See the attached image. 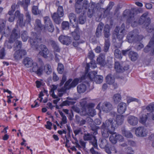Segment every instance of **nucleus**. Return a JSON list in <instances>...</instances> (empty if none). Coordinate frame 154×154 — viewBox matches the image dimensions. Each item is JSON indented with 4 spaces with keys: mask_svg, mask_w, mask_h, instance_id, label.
I'll use <instances>...</instances> for the list:
<instances>
[{
    "mask_svg": "<svg viewBox=\"0 0 154 154\" xmlns=\"http://www.w3.org/2000/svg\"><path fill=\"white\" fill-rule=\"evenodd\" d=\"M148 13L146 12L144 13L140 17L138 21L135 20L136 17L134 15L133 11H131L129 10H125L123 13V16L125 17H128L127 21L131 23L132 26L135 27L137 26L138 23L140 24H143L144 27L149 32H151L153 29L149 26L150 23V19L148 17Z\"/></svg>",
    "mask_w": 154,
    "mask_h": 154,
    "instance_id": "1",
    "label": "nucleus"
},
{
    "mask_svg": "<svg viewBox=\"0 0 154 154\" xmlns=\"http://www.w3.org/2000/svg\"><path fill=\"white\" fill-rule=\"evenodd\" d=\"M43 63L41 62V66L37 67L36 66L33 68V71L38 75H41L42 74L43 72L47 75H49L52 72V69L51 65L49 64H46L45 66H42Z\"/></svg>",
    "mask_w": 154,
    "mask_h": 154,
    "instance_id": "2",
    "label": "nucleus"
},
{
    "mask_svg": "<svg viewBox=\"0 0 154 154\" xmlns=\"http://www.w3.org/2000/svg\"><path fill=\"white\" fill-rule=\"evenodd\" d=\"M117 123L116 120L113 118H110L106 120L102 123V128H106L114 132L117 128Z\"/></svg>",
    "mask_w": 154,
    "mask_h": 154,
    "instance_id": "3",
    "label": "nucleus"
},
{
    "mask_svg": "<svg viewBox=\"0 0 154 154\" xmlns=\"http://www.w3.org/2000/svg\"><path fill=\"white\" fill-rule=\"evenodd\" d=\"M42 38L37 36L35 32H32L30 38L31 45L33 48L37 49L39 44L41 42Z\"/></svg>",
    "mask_w": 154,
    "mask_h": 154,
    "instance_id": "4",
    "label": "nucleus"
},
{
    "mask_svg": "<svg viewBox=\"0 0 154 154\" xmlns=\"http://www.w3.org/2000/svg\"><path fill=\"white\" fill-rule=\"evenodd\" d=\"M64 15L63 10V7L59 6L57 13L55 12L51 15L52 17L54 22L57 24H59L61 22L60 18Z\"/></svg>",
    "mask_w": 154,
    "mask_h": 154,
    "instance_id": "5",
    "label": "nucleus"
},
{
    "mask_svg": "<svg viewBox=\"0 0 154 154\" xmlns=\"http://www.w3.org/2000/svg\"><path fill=\"white\" fill-rule=\"evenodd\" d=\"M114 34L115 35L117 38L116 39V43L118 45H116L115 47L116 48H120L122 43V39L125 35V32H121L118 29V27L117 26L114 30Z\"/></svg>",
    "mask_w": 154,
    "mask_h": 154,
    "instance_id": "6",
    "label": "nucleus"
},
{
    "mask_svg": "<svg viewBox=\"0 0 154 154\" xmlns=\"http://www.w3.org/2000/svg\"><path fill=\"white\" fill-rule=\"evenodd\" d=\"M29 2L30 0H26L25 4H24V2L23 1L20 2L22 6L23 7L25 11H26V13H25L26 20L25 23H24L25 24L26 23L30 24L31 20V17L30 14L27 11L28 5L27 4L29 3Z\"/></svg>",
    "mask_w": 154,
    "mask_h": 154,
    "instance_id": "7",
    "label": "nucleus"
},
{
    "mask_svg": "<svg viewBox=\"0 0 154 154\" xmlns=\"http://www.w3.org/2000/svg\"><path fill=\"white\" fill-rule=\"evenodd\" d=\"M84 140L85 141L91 140V144L96 149H97V140L96 137L91 134L88 133L85 134L83 136Z\"/></svg>",
    "mask_w": 154,
    "mask_h": 154,
    "instance_id": "8",
    "label": "nucleus"
},
{
    "mask_svg": "<svg viewBox=\"0 0 154 154\" xmlns=\"http://www.w3.org/2000/svg\"><path fill=\"white\" fill-rule=\"evenodd\" d=\"M139 37L140 36L138 35L137 30H134L128 34L127 36V39L129 42L131 43L134 40L139 41Z\"/></svg>",
    "mask_w": 154,
    "mask_h": 154,
    "instance_id": "9",
    "label": "nucleus"
},
{
    "mask_svg": "<svg viewBox=\"0 0 154 154\" xmlns=\"http://www.w3.org/2000/svg\"><path fill=\"white\" fill-rule=\"evenodd\" d=\"M23 63L27 67H29L32 66L31 71L33 72H35L33 71V69L35 66V64L36 65V67H37L38 66L36 62H33L32 59L28 57H26L23 59Z\"/></svg>",
    "mask_w": 154,
    "mask_h": 154,
    "instance_id": "10",
    "label": "nucleus"
},
{
    "mask_svg": "<svg viewBox=\"0 0 154 154\" xmlns=\"http://www.w3.org/2000/svg\"><path fill=\"white\" fill-rule=\"evenodd\" d=\"M147 131L146 128L143 127H139L135 130L136 135L139 137H144L147 134Z\"/></svg>",
    "mask_w": 154,
    "mask_h": 154,
    "instance_id": "11",
    "label": "nucleus"
},
{
    "mask_svg": "<svg viewBox=\"0 0 154 154\" xmlns=\"http://www.w3.org/2000/svg\"><path fill=\"white\" fill-rule=\"evenodd\" d=\"M81 79H80L76 78L75 79L69 84L72 81L71 79H69L67 81L65 84V86H66V89H69L75 87L78 83L79 82L81 81Z\"/></svg>",
    "mask_w": 154,
    "mask_h": 154,
    "instance_id": "12",
    "label": "nucleus"
},
{
    "mask_svg": "<svg viewBox=\"0 0 154 154\" xmlns=\"http://www.w3.org/2000/svg\"><path fill=\"white\" fill-rule=\"evenodd\" d=\"M146 53L150 52L151 54H154V39L151 38L148 44L144 49Z\"/></svg>",
    "mask_w": 154,
    "mask_h": 154,
    "instance_id": "13",
    "label": "nucleus"
},
{
    "mask_svg": "<svg viewBox=\"0 0 154 154\" xmlns=\"http://www.w3.org/2000/svg\"><path fill=\"white\" fill-rule=\"evenodd\" d=\"M20 37V33L19 32L17 31L15 29H13L10 35L9 39L10 43H13L16 40Z\"/></svg>",
    "mask_w": 154,
    "mask_h": 154,
    "instance_id": "14",
    "label": "nucleus"
},
{
    "mask_svg": "<svg viewBox=\"0 0 154 154\" xmlns=\"http://www.w3.org/2000/svg\"><path fill=\"white\" fill-rule=\"evenodd\" d=\"M59 41L63 44L68 45L71 42V38L67 36L61 35L58 38Z\"/></svg>",
    "mask_w": 154,
    "mask_h": 154,
    "instance_id": "15",
    "label": "nucleus"
},
{
    "mask_svg": "<svg viewBox=\"0 0 154 154\" xmlns=\"http://www.w3.org/2000/svg\"><path fill=\"white\" fill-rule=\"evenodd\" d=\"M26 53L25 50L16 51L14 54V57L15 60H18L21 59L23 56L25 55Z\"/></svg>",
    "mask_w": 154,
    "mask_h": 154,
    "instance_id": "16",
    "label": "nucleus"
},
{
    "mask_svg": "<svg viewBox=\"0 0 154 154\" xmlns=\"http://www.w3.org/2000/svg\"><path fill=\"white\" fill-rule=\"evenodd\" d=\"M112 108V105L109 102H103L101 106V109L103 111L108 112L111 111Z\"/></svg>",
    "mask_w": 154,
    "mask_h": 154,
    "instance_id": "17",
    "label": "nucleus"
},
{
    "mask_svg": "<svg viewBox=\"0 0 154 154\" xmlns=\"http://www.w3.org/2000/svg\"><path fill=\"white\" fill-rule=\"evenodd\" d=\"M15 16L18 18L17 23L19 25L21 26H24L25 23L23 22V14H21L19 11H17L15 12Z\"/></svg>",
    "mask_w": 154,
    "mask_h": 154,
    "instance_id": "18",
    "label": "nucleus"
},
{
    "mask_svg": "<svg viewBox=\"0 0 154 154\" xmlns=\"http://www.w3.org/2000/svg\"><path fill=\"white\" fill-rule=\"evenodd\" d=\"M40 48L41 50L39 53V54L45 58H47L49 51L46 46L44 45H41Z\"/></svg>",
    "mask_w": 154,
    "mask_h": 154,
    "instance_id": "19",
    "label": "nucleus"
},
{
    "mask_svg": "<svg viewBox=\"0 0 154 154\" xmlns=\"http://www.w3.org/2000/svg\"><path fill=\"white\" fill-rule=\"evenodd\" d=\"M106 82L109 85H113L114 88L117 87V84L115 83V78L113 75L111 74H108L106 77Z\"/></svg>",
    "mask_w": 154,
    "mask_h": 154,
    "instance_id": "20",
    "label": "nucleus"
},
{
    "mask_svg": "<svg viewBox=\"0 0 154 154\" xmlns=\"http://www.w3.org/2000/svg\"><path fill=\"white\" fill-rule=\"evenodd\" d=\"M127 122L131 125L135 126L138 123V119L135 116H130L128 117Z\"/></svg>",
    "mask_w": 154,
    "mask_h": 154,
    "instance_id": "21",
    "label": "nucleus"
},
{
    "mask_svg": "<svg viewBox=\"0 0 154 154\" xmlns=\"http://www.w3.org/2000/svg\"><path fill=\"white\" fill-rule=\"evenodd\" d=\"M101 132L102 136L104 138H108L109 134H113L114 132L106 128H102V126L100 127Z\"/></svg>",
    "mask_w": 154,
    "mask_h": 154,
    "instance_id": "22",
    "label": "nucleus"
},
{
    "mask_svg": "<svg viewBox=\"0 0 154 154\" xmlns=\"http://www.w3.org/2000/svg\"><path fill=\"white\" fill-rule=\"evenodd\" d=\"M127 105L123 102L120 103L117 106V112L119 114L124 113L126 110Z\"/></svg>",
    "mask_w": 154,
    "mask_h": 154,
    "instance_id": "23",
    "label": "nucleus"
},
{
    "mask_svg": "<svg viewBox=\"0 0 154 154\" xmlns=\"http://www.w3.org/2000/svg\"><path fill=\"white\" fill-rule=\"evenodd\" d=\"M91 7L89 8L88 12V16L91 18L94 13L96 9L95 8V6L96 5H99V4H97V5L94 3L91 2Z\"/></svg>",
    "mask_w": 154,
    "mask_h": 154,
    "instance_id": "24",
    "label": "nucleus"
},
{
    "mask_svg": "<svg viewBox=\"0 0 154 154\" xmlns=\"http://www.w3.org/2000/svg\"><path fill=\"white\" fill-rule=\"evenodd\" d=\"M75 11L77 14L81 13L84 14L86 12V11L84 9L82 5L78 3H76L75 5Z\"/></svg>",
    "mask_w": 154,
    "mask_h": 154,
    "instance_id": "25",
    "label": "nucleus"
},
{
    "mask_svg": "<svg viewBox=\"0 0 154 154\" xmlns=\"http://www.w3.org/2000/svg\"><path fill=\"white\" fill-rule=\"evenodd\" d=\"M97 63L102 66H104L106 64L105 55L102 54H100L99 56L97 59Z\"/></svg>",
    "mask_w": 154,
    "mask_h": 154,
    "instance_id": "26",
    "label": "nucleus"
},
{
    "mask_svg": "<svg viewBox=\"0 0 154 154\" xmlns=\"http://www.w3.org/2000/svg\"><path fill=\"white\" fill-rule=\"evenodd\" d=\"M104 26V24L102 23H100L98 24L96 29V35L97 37H99L102 35V32Z\"/></svg>",
    "mask_w": 154,
    "mask_h": 154,
    "instance_id": "27",
    "label": "nucleus"
},
{
    "mask_svg": "<svg viewBox=\"0 0 154 154\" xmlns=\"http://www.w3.org/2000/svg\"><path fill=\"white\" fill-rule=\"evenodd\" d=\"M80 103L83 109H84L85 110L88 108L92 107L94 106V104L93 103H87V101L85 100H82L80 102Z\"/></svg>",
    "mask_w": 154,
    "mask_h": 154,
    "instance_id": "28",
    "label": "nucleus"
},
{
    "mask_svg": "<svg viewBox=\"0 0 154 154\" xmlns=\"http://www.w3.org/2000/svg\"><path fill=\"white\" fill-rule=\"evenodd\" d=\"M49 43L52 46L54 51L59 52L60 51V48L57 42L55 41L50 40L49 41Z\"/></svg>",
    "mask_w": 154,
    "mask_h": 154,
    "instance_id": "29",
    "label": "nucleus"
},
{
    "mask_svg": "<svg viewBox=\"0 0 154 154\" xmlns=\"http://www.w3.org/2000/svg\"><path fill=\"white\" fill-rule=\"evenodd\" d=\"M92 121L93 120L90 117H87L85 119H82L78 121V124L79 126H82Z\"/></svg>",
    "mask_w": 154,
    "mask_h": 154,
    "instance_id": "30",
    "label": "nucleus"
},
{
    "mask_svg": "<svg viewBox=\"0 0 154 154\" xmlns=\"http://www.w3.org/2000/svg\"><path fill=\"white\" fill-rule=\"evenodd\" d=\"M92 107H90L88 108V111L86 109L85 110L83 111L84 112V115H85L86 114H88L89 116L92 117L94 116L96 114V111L94 109H92Z\"/></svg>",
    "mask_w": 154,
    "mask_h": 154,
    "instance_id": "31",
    "label": "nucleus"
},
{
    "mask_svg": "<svg viewBox=\"0 0 154 154\" xmlns=\"http://www.w3.org/2000/svg\"><path fill=\"white\" fill-rule=\"evenodd\" d=\"M34 29L37 31H40L42 30V27L41 23V21L38 19H37L35 20L34 25Z\"/></svg>",
    "mask_w": 154,
    "mask_h": 154,
    "instance_id": "32",
    "label": "nucleus"
},
{
    "mask_svg": "<svg viewBox=\"0 0 154 154\" xmlns=\"http://www.w3.org/2000/svg\"><path fill=\"white\" fill-rule=\"evenodd\" d=\"M90 66L92 68H94L96 67V65L94 61H93L92 60L91 61L90 64L87 63V64L86 66L85 67V76L83 78H84L85 76L87 74L88 71V69Z\"/></svg>",
    "mask_w": 154,
    "mask_h": 154,
    "instance_id": "33",
    "label": "nucleus"
},
{
    "mask_svg": "<svg viewBox=\"0 0 154 154\" xmlns=\"http://www.w3.org/2000/svg\"><path fill=\"white\" fill-rule=\"evenodd\" d=\"M129 57L131 60L135 61L137 59L138 56L136 52L134 51H131L129 52Z\"/></svg>",
    "mask_w": 154,
    "mask_h": 154,
    "instance_id": "34",
    "label": "nucleus"
},
{
    "mask_svg": "<svg viewBox=\"0 0 154 154\" xmlns=\"http://www.w3.org/2000/svg\"><path fill=\"white\" fill-rule=\"evenodd\" d=\"M124 119V116L121 115H118L116 116V120L117 123V127L118 125H121L123 122Z\"/></svg>",
    "mask_w": 154,
    "mask_h": 154,
    "instance_id": "35",
    "label": "nucleus"
},
{
    "mask_svg": "<svg viewBox=\"0 0 154 154\" xmlns=\"http://www.w3.org/2000/svg\"><path fill=\"white\" fill-rule=\"evenodd\" d=\"M86 87L84 84H80L77 87V91L79 93H83L86 91Z\"/></svg>",
    "mask_w": 154,
    "mask_h": 154,
    "instance_id": "36",
    "label": "nucleus"
},
{
    "mask_svg": "<svg viewBox=\"0 0 154 154\" xmlns=\"http://www.w3.org/2000/svg\"><path fill=\"white\" fill-rule=\"evenodd\" d=\"M22 46V43L20 41L17 40L15 42L13 48L14 51L20 50Z\"/></svg>",
    "mask_w": 154,
    "mask_h": 154,
    "instance_id": "37",
    "label": "nucleus"
},
{
    "mask_svg": "<svg viewBox=\"0 0 154 154\" xmlns=\"http://www.w3.org/2000/svg\"><path fill=\"white\" fill-rule=\"evenodd\" d=\"M115 68L117 72H123L122 66L118 62H115Z\"/></svg>",
    "mask_w": 154,
    "mask_h": 154,
    "instance_id": "38",
    "label": "nucleus"
},
{
    "mask_svg": "<svg viewBox=\"0 0 154 154\" xmlns=\"http://www.w3.org/2000/svg\"><path fill=\"white\" fill-rule=\"evenodd\" d=\"M72 36L75 40H78L80 38L79 29L76 28L73 32H72Z\"/></svg>",
    "mask_w": 154,
    "mask_h": 154,
    "instance_id": "39",
    "label": "nucleus"
},
{
    "mask_svg": "<svg viewBox=\"0 0 154 154\" xmlns=\"http://www.w3.org/2000/svg\"><path fill=\"white\" fill-rule=\"evenodd\" d=\"M113 99L114 103L116 104H117L119 103L121 100V96L119 94H115L113 97Z\"/></svg>",
    "mask_w": 154,
    "mask_h": 154,
    "instance_id": "40",
    "label": "nucleus"
},
{
    "mask_svg": "<svg viewBox=\"0 0 154 154\" xmlns=\"http://www.w3.org/2000/svg\"><path fill=\"white\" fill-rule=\"evenodd\" d=\"M148 116L146 114H143L140 116L139 122L142 124H144L147 119Z\"/></svg>",
    "mask_w": 154,
    "mask_h": 154,
    "instance_id": "41",
    "label": "nucleus"
},
{
    "mask_svg": "<svg viewBox=\"0 0 154 154\" xmlns=\"http://www.w3.org/2000/svg\"><path fill=\"white\" fill-rule=\"evenodd\" d=\"M104 36L106 38H108L110 35L109 26L108 25H106L105 26L104 29Z\"/></svg>",
    "mask_w": 154,
    "mask_h": 154,
    "instance_id": "42",
    "label": "nucleus"
},
{
    "mask_svg": "<svg viewBox=\"0 0 154 154\" xmlns=\"http://www.w3.org/2000/svg\"><path fill=\"white\" fill-rule=\"evenodd\" d=\"M116 132H114V133L111 134V135L109 136V140L113 144H115L116 143L117 137H116V134H115Z\"/></svg>",
    "mask_w": 154,
    "mask_h": 154,
    "instance_id": "43",
    "label": "nucleus"
},
{
    "mask_svg": "<svg viewBox=\"0 0 154 154\" xmlns=\"http://www.w3.org/2000/svg\"><path fill=\"white\" fill-rule=\"evenodd\" d=\"M44 29L46 30H48L50 32H52L54 30V26L52 23H50L48 25L45 26Z\"/></svg>",
    "mask_w": 154,
    "mask_h": 154,
    "instance_id": "44",
    "label": "nucleus"
},
{
    "mask_svg": "<svg viewBox=\"0 0 154 154\" xmlns=\"http://www.w3.org/2000/svg\"><path fill=\"white\" fill-rule=\"evenodd\" d=\"M122 133L125 137L127 138H132L133 137L132 134L129 131L125 129L122 130Z\"/></svg>",
    "mask_w": 154,
    "mask_h": 154,
    "instance_id": "45",
    "label": "nucleus"
},
{
    "mask_svg": "<svg viewBox=\"0 0 154 154\" xmlns=\"http://www.w3.org/2000/svg\"><path fill=\"white\" fill-rule=\"evenodd\" d=\"M103 77L100 75H97L95 76L94 80L97 84H100L103 81Z\"/></svg>",
    "mask_w": 154,
    "mask_h": 154,
    "instance_id": "46",
    "label": "nucleus"
},
{
    "mask_svg": "<svg viewBox=\"0 0 154 154\" xmlns=\"http://www.w3.org/2000/svg\"><path fill=\"white\" fill-rule=\"evenodd\" d=\"M75 103V102L72 100L69 101L66 100L64 101L60 105V106L61 107H62L65 106L72 105H73L74 103Z\"/></svg>",
    "mask_w": 154,
    "mask_h": 154,
    "instance_id": "47",
    "label": "nucleus"
},
{
    "mask_svg": "<svg viewBox=\"0 0 154 154\" xmlns=\"http://www.w3.org/2000/svg\"><path fill=\"white\" fill-rule=\"evenodd\" d=\"M108 143L107 140L105 139H101L99 143V146L101 148H105Z\"/></svg>",
    "mask_w": 154,
    "mask_h": 154,
    "instance_id": "48",
    "label": "nucleus"
},
{
    "mask_svg": "<svg viewBox=\"0 0 154 154\" xmlns=\"http://www.w3.org/2000/svg\"><path fill=\"white\" fill-rule=\"evenodd\" d=\"M97 73L95 71L89 72L87 75V77L91 81H94Z\"/></svg>",
    "mask_w": 154,
    "mask_h": 154,
    "instance_id": "49",
    "label": "nucleus"
},
{
    "mask_svg": "<svg viewBox=\"0 0 154 154\" xmlns=\"http://www.w3.org/2000/svg\"><path fill=\"white\" fill-rule=\"evenodd\" d=\"M114 56L116 58L121 59L122 58V52L119 49H116L114 51Z\"/></svg>",
    "mask_w": 154,
    "mask_h": 154,
    "instance_id": "50",
    "label": "nucleus"
},
{
    "mask_svg": "<svg viewBox=\"0 0 154 154\" xmlns=\"http://www.w3.org/2000/svg\"><path fill=\"white\" fill-rule=\"evenodd\" d=\"M32 13L35 15L40 14L41 11L38 9V7L37 6H33L32 8Z\"/></svg>",
    "mask_w": 154,
    "mask_h": 154,
    "instance_id": "51",
    "label": "nucleus"
},
{
    "mask_svg": "<svg viewBox=\"0 0 154 154\" xmlns=\"http://www.w3.org/2000/svg\"><path fill=\"white\" fill-rule=\"evenodd\" d=\"M69 17L70 22L72 23L76 22V16L73 13H70Z\"/></svg>",
    "mask_w": 154,
    "mask_h": 154,
    "instance_id": "52",
    "label": "nucleus"
},
{
    "mask_svg": "<svg viewBox=\"0 0 154 154\" xmlns=\"http://www.w3.org/2000/svg\"><path fill=\"white\" fill-rule=\"evenodd\" d=\"M21 37L23 41V42H26L28 38L27 32L26 31H23L21 32Z\"/></svg>",
    "mask_w": 154,
    "mask_h": 154,
    "instance_id": "53",
    "label": "nucleus"
},
{
    "mask_svg": "<svg viewBox=\"0 0 154 154\" xmlns=\"http://www.w3.org/2000/svg\"><path fill=\"white\" fill-rule=\"evenodd\" d=\"M110 46V43L109 40L108 39L105 40V45L104 46V51L105 52H107Z\"/></svg>",
    "mask_w": 154,
    "mask_h": 154,
    "instance_id": "54",
    "label": "nucleus"
},
{
    "mask_svg": "<svg viewBox=\"0 0 154 154\" xmlns=\"http://www.w3.org/2000/svg\"><path fill=\"white\" fill-rule=\"evenodd\" d=\"M69 24L67 21H63L62 23V28L63 30H67L69 29Z\"/></svg>",
    "mask_w": 154,
    "mask_h": 154,
    "instance_id": "55",
    "label": "nucleus"
},
{
    "mask_svg": "<svg viewBox=\"0 0 154 154\" xmlns=\"http://www.w3.org/2000/svg\"><path fill=\"white\" fill-rule=\"evenodd\" d=\"M45 23V26L48 25L50 23H52V21L49 17L46 16L43 17Z\"/></svg>",
    "mask_w": 154,
    "mask_h": 154,
    "instance_id": "56",
    "label": "nucleus"
},
{
    "mask_svg": "<svg viewBox=\"0 0 154 154\" xmlns=\"http://www.w3.org/2000/svg\"><path fill=\"white\" fill-rule=\"evenodd\" d=\"M57 70L59 73H62L64 71V66L61 63H59L58 65Z\"/></svg>",
    "mask_w": 154,
    "mask_h": 154,
    "instance_id": "57",
    "label": "nucleus"
},
{
    "mask_svg": "<svg viewBox=\"0 0 154 154\" xmlns=\"http://www.w3.org/2000/svg\"><path fill=\"white\" fill-rule=\"evenodd\" d=\"M51 96L54 99H56L54 100L53 103L55 104H57L58 102L60 100V98H59L58 97L55 95L54 94V92H52V94H51Z\"/></svg>",
    "mask_w": 154,
    "mask_h": 154,
    "instance_id": "58",
    "label": "nucleus"
},
{
    "mask_svg": "<svg viewBox=\"0 0 154 154\" xmlns=\"http://www.w3.org/2000/svg\"><path fill=\"white\" fill-rule=\"evenodd\" d=\"M86 18L85 16H81L79 18L78 21L79 23L83 24L86 21Z\"/></svg>",
    "mask_w": 154,
    "mask_h": 154,
    "instance_id": "59",
    "label": "nucleus"
},
{
    "mask_svg": "<svg viewBox=\"0 0 154 154\" xmlns=\"http://www.w3.org/2000/svg\"><path fill=\"white\" fill-rule=\"evenodd\" d=\"M82 6L86 11L88 7H89V2L87 0H84L83 2V5Z\"/></svg>",
    "mask_w": 154,
    "mask_h": 154,
    "instance_id": "60",
    "label": "nucleus"
},
{
    "mask_svg": "<svg viewBox=\"0 0 154 154\" xmlns=\"http://www.w3.org/2000/svg\"><path fill=\"white\" fill-rule=\"evenodd\" d=\"M116 137H117V141L118 140L120 142H122L124 141V138L121 135L119 134H116Z\"/></svg>",
    "mask_w": 154,
    "mask_h": 154,
    "instance_id": "61",
    "label": "nucleus"
},
{
    "mask_svg": "<svg viewBox=\"0 0 154 154\" xmlns=\"http://www.w3.org/2000/svg\"><path fill=\"white\" fill-rule=\"evenodd\" d=\"M154 107L153 104L151 103L146 107V109L149 112H152L153 111V110H154V109L153 108Z\"/></svg>",
    "mask_w": 154,
    "mask_h": 154,
    "instance_id": "62",
    "label": "nucleus"
},
{
    "mask_svg": "<svg viewBox=\"0 0 154 154\" xmlns=\"http://www.w3.org/2000/svg\"><path fill=\"white\" fill-rule=\"evenodd\" d=\"M5 26V24L3 20H0V32L3 30Z\"/></svg>",
    "mask_w": 154,
    "mask_h": 154,
    "instance_id": "63",
    "label": "nucleus"
},
{
    "mask_svg": "<svg viewBox=\"0 0 154 154\" xmlns=\"http://www.w3.org/2000/svg\"><path fill=\"white\" fill-rule=\"evenodd\" d=\"M5 55V50L3 48L0 50V59H3Z\"/></svg>",
    "mask_w": 154,
    "mask_h": 154,
    "instance_id": "64",
    "label": "nucleus"
}]
</instances>
